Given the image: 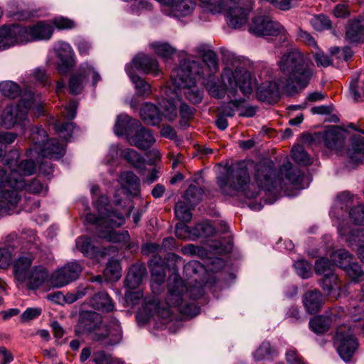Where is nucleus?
Listing matches in <instances>:
<instances>
[{"instance_id": "6e6d98bb", "label": "nucleus", "mask_w": 364, "mask_h": 364, "mask_svg": "<svg viewBox=\"0 0 364 364\" xmlns=\"http://www.w3.org/2000/svg\"><path fill=\"white\" fill-rule=\"evenodd\" d=\"M338 277L335 273L323 277L321 286L326 294H330L336 288Z\"/></svg>"}, {"instance_id": "f8f14e48", "label": "nucleus", "mask_w": 364, "mask_h": 364, "mask_svg": "<svg viewBox=\"0 0 364 364\" xmlns=\"http://www.w3.org/2000/svg\"><path fill=\"white\" fill-rule=\"evenodd\" d=\"M334 344L338 354L344 361H348L358 348V343L350 327L341 326L338 328Z\"/></svg>"}, {"instance_id": "a211bd4d", "label": "nucleus", "mask_w": 364, "mask_h": 364, "mask_svg": "<svg viewBox=\"0 0 364 364\" xmlns=\"http://www.w3.org/2000/svg\"><path fill=\"white\" fill-rule=\"evenodd\" d=\"M223 4L227 6L230 26L239 28L247 23L248 9L242 7L237 0H223Z\"/></svg>"}, {"instance_id": "c756f323", "label": "nucleus", "mask_w": 364, "mask_h": 364, "mask_svg": "<svg viewBox=\"0 0 364 364\" xmlns=\"http://www.w3.org/2000/svg\"><path fill=\"white\" fill-rule=\"evenodd\" d=\"M146 272V268L142 265L134 264L132 266L126 277L127 286L131 289L138 287Z\"/></svg>"}, {"instance_id": "2eb2a0df", "label": "nucleus", "mask_w": 364, "mask_h": 364, "mask_svg": "<svg viewBox=\"0 0 364 364\" xmlns=\"http://www.w3.org/2000/svg\"><path fill=\"white\" fill-rule=\"evenodd\" d=\"M92 75L93 85L101 80V77L94 68L87 63H83L80 65L78 72L71 75L69 79L68 88L73 95L80 94L85 84V79L89 75Z\"/></svg>"}, {"instance_id": "c03bdc74", "label": "nucleus", "mask_w": 364, "mask_h": 364, "mask_svg": "<svg viewBox=\"0 0 364 364\" xmlns=\"http://www.w3.org/2000/svg\"><path fill=\"white\" fill-rule=\"evenodd\" d=\"M151 46L156 54L163 58H169L176 53V48L167 43L155 42Z\"/></svg>"}, {"instance_id": "412c9836", "label": "nucleus", "mask_w": 364, "mask_h": 364, "mask_svg": "<svg viewBox=\"0 0 364 364\" xmlns=\"http://www.w3.org/2000/svg\"><path fill=\"white\" fill-rule=\"evenodd\" d=\"M33 257L31 254L19 257L13 265L14 278L18 283H24L27 281L28 274L32 268Z\"/></svg>"}, {"instance_id": "338daca9", "label": "nucleus", "mask_w": 364, "mask_h": 364, "mask_svg": "<svg viewBox=\"0 0 364 364\" xmlns=\"http://www.w3.org/2000/svg\"><path fill=\"white\" fill-rule=\"evenodd\" d=\"M12 253L9 248H0V268H7L11 262Z\"/></svg>"}, {"instance_id": "bf43d9fd", "label": "nucleus", "mask_w": 364, "mask_h": 364, "mask_svg": "<svg viewBox=\"0 0 364 364\" xmlns=\"http://www.w3.org/2000/svg\"><path fill=\"white\" fill-rule=\"evenodd\" d=\"M311 24L317 31L328 29L331 26L330 19L324 15L314 16L311 20Z\"/></svg>"}, {"instance_id": "72a5a7b5", "label": "nucleus", "mask_w": 364, "mask_h": 364, "mask_svg": "<svg viewBox=\"0 0 364 364\" xmlns=\"http://www.w3.org/2000/svg\"><path fill=\"white\" fill-rule=\"evenodd\" d=\"M121 156L143 173L145 159L134 149L126 148L121 151Z\"/></svg>"}, {"instance_id": "c9c22d12", "label": "nucleus", "mask_w": 364, "mask_h": 364, "mask_svg": "<svg viewBox=\"0 0 364 364\" xmlns=\"http://www.w3.org/2000/svg\"><path fill=\"white\" fill-rule=\"evenodd\" d=\"M91 361L93 364H124L120 358L114 357L112 354L104 350L94 351Z\"/></svg>"}, {"instance_id": "3c124183", "label": "nucleus", "mask_w": 364, "mask_h": 364, "mask_svg": "<svg viewBox=\"0 0 364 364\" xmlns=\"http://www.w3.org/2000/svg\"><path fill=\"white\" fill-rule=\"evenodd\" d=\"M175 214L181 222L188 223L192 218V214L188 205L183 202H178L175 206Z\"/></svg>"}, {"instance_id": "6e6552de", "label": "nucleus", "mask_w": 364, "mask_h": 364, "mask_svg": "<svg viewBox=\"0 0 364 364\" xmlns=\"http://www.w3.org/2000/svg\"><path fill=\"white\" fill-rule=\"evenodd\" d=\"M43 102L41 95L31 91L24 92L16 106H7L0 114V125L7 129L26 119L31 109H36L37 114L42 112Z\"/></svg>"}, {"instance_id": "1a4fd4ad", "label": "nucleus", "mask_w": 364, "mask_h": 364, "mask_svg": "<svg viewBox=\"0 0 364 364\" xmlns=\"http://www.w3.org/2000/svg\"><path fill=\"white\" fill-rule=\"evenodd\" d=\"M53 31L50 23L41 21L28 27L14 25L11 28H4L1 35H9L11 37L9 43L15 46L31 41H48L51 38Z\"/></svg>"}, {"instance_id": "4468645a", "label": "nucleus", "mask_w": 364, "mask_h": 364, "mask_svg": "<svg viewBox=\"0 0 364 364\" xmlns=\"http://www.w3.org/2000/svg\"><path fill=\"white\" fill-rule=\"evenodd\" d=\"M250 31L257 36H279L280 41L287 39V31L278 22L272 21L269 18L257 17L253 20Z\"/></svg>"}, {"instance_id": "0eeeda50", "label": "nucleus", "mask_w": 364, "mask_h": 364, "mask_svg": "<svg viewBox=\"0 0 364 364\" xmlns=\"http://www.w3.org/2000/svg\"><path fill=\"white\" fill-rule=\"evenodd\" d=\"M114 133L118 135H125L131 146L140 149L150 148L156 141L151 132L141 126L140 122L127 114L118 116L114 127Z\"/></svg>"}, {"instance_id": "8fccbe9b", "label": "nucleus", "mask_w": 364, "mask_h": 364, "mask_svg": "<svg viewBox=\"0 0 364 364\" xmlns=\"http://www.w3.org/2000/svg\"><path fill=\"white\" fill-rule=\"evenodd\" d=\"M178 106L180 109V116H181V124L182 126H186L187 124L188 121H189L193 117L196 109L193 107H191L186 105L184 102H182L181 100H178Z\"/></svg>"}, {"instance_id": "e2e57ef3", "label": "nucleus", "mask_w": 364, "mask_h": 364, "mask_svg": "<svg viewBox=\"0 0 364 364\" xmlns=\"http://www.w3.org/2000/svg\"><path fill=\"white\" fill-rule=\"evenodd\" d=\"M294 267L298 275L303 279L309 278L311 273L309 264L304 260H298L294 263Z\"/></svg>"}, {"instance_id": "ea45409f", "label": "nucleus", "mask_w": 364, "mask_h": 364, "mask_svg": "<svg viewBox=\"0 0 364 364\" xmlns=\"http://www.w3.org/2000/svg\"><path fill=\"white\" fill-rule=\"evenodd\" d=\"M316 273L323 277L334 273L335 265L326 258H321L316 261L314 267Z\"/></svg>"}, {"instance_id": "680f3d73", "label": "nucleus", "mask_w": 364, "mask_h": 364, "mask_svg": "<svg viewBox=\"0 0 364 364\" xmlns=\"http://www.w3.org/2000/svg\"><path fill=\"white\" fill-rule=\"evenodd\" d=\"M151 274L153 282L156 284H161L164 282L166 273L162 266L159 264L151 265Z\"/></svg>"}, {"instance_id": "cd10ccee", "label": "nucleus", "mask_w": 364, "mask_h": 364, "mask_svg": "<svg viewBox=\"0 0 364 364\" xmlns=\"http://www.w3.org/2000/svg\"><path fill=\"white\" fill-rule=\"evenodd\" d=\"M325 145L331 149L341 147L344 140L341 132L336 127H332L320 134Z\"/></svg>"}, {"instance_id": "a19ab883", "label": "nucleus", "mask_w": 364, "mask_h": 364, "mask_svg": "<svg viewBox=\"0 0 364 364\" xmlns=\"http://www.w3.org/2000/svg\"><path fill=\"white\" fill-rule=\"evenodd\" d=\"M334 262V265L338 266L341 269H344L353 260V256L345 250H339L334 252L331 255Z\"/></svg>"}, {"instance_id": "774afa93", "label": "nucleus", "mask_w": 364, "mask_h": 364, "mask_svg": "<svg viewBox=\"0 0 364 364\" xmlns=\"http://www.w3.org/2000/svg\"><path fill=\"white\" fill-rule=\"evenodd\" d=\"M237 100H230L229 102L223 105L220 107V114L232 117L235 115L237 110Z\"/></svg>"}, {"instance_id": "603ef678", "label": "nucleus", "mask_w": 364, "mask_h": 364, "mask_svg": "<svg viewBox=\"0 0 364 364\" xmlns=\"http://www.w3.org/2000/svg\"><path fill=\"white\" fill-rule=\"evenodd\" d=\"M257 107L248 105L245 100H237V110L239 116L243 117H252L255 115Z\"/></svg>"}, {"instance_id": "37998d69", "label": "nucleus", "mask_w": 364, "mask_h": 364, "mask_svg": "<svg viewBox=\"0 0 364 364\" xmlns=\"http://www.w3.org/2000/svg\"><path fill=\"white\" fill-rule=\"evenodd\" d=\"M293 159L301 165H309L312 164V159L301 145L294 146L291 149Z\"/></svg>"}, {"instance_id": "69168bd1", "label": "nucleus", "mask_w": 364, "mask_h": 364, "mask_svg": "<svg viewBox=\"0 0 364 364\" xmlns=\"http://www.w3.org/2000/svg\"><path fill=\"white\" fill-rule=\"evenodd\" d=\"M203 7L212 14H217L221 11L222 7L219 0H200Z\"/></svg>"}, {"instance_id": "09e8293b", "label": "nucleus", "mask_w": 364, "mask_h": 364, "mask_svg": "<svg viewBox=\"0 0 364 364\" xmlns=\"http://www.w3.org/2000/svg\"><path fill=\"white\" fill-rule=\"evenodd\" d=\"M202 196L203 190L201 188L191 185L186 190L184 198L190 205H194L201 200Z\"/></svg>"}, {"instance_id": "c85d7f7f", "label": "nucleus", "mask_w": 364, "mask_h": 364, "mask_svg": "<svg viewBox=\"0 0 364 364\" xmlns=\"http://www.w3.org/2000/svg\"><path fill=\"white\" fill-rule=\"evenodd\" d=\"M119 182L123 188L131 195L136 196L139 192V179L132 171H124L119 176Z\"/></svg>"}, {"instance_id": "58836bf2", "label": "nucleus", "mask_w": 364, "mask_h": 364, "mask_svg": "<svg viewBox=\"0 0 364 364\" xmlns=\"http://www.w3.org/2000/svg\"><path fill=\"white\" fill-rule=\"evenodd\" d=\"M104 276L109 282H115L121 277V267L118 261H109L104 270Z\"/></svg>"}, {"instance_id": "13d9d810", "label": "nucleus", "mask_w": 364, "mask_h": 364, "mask_svg": "<svg viewBox=\"0 0 364 364\" xmlns=\"http://www.w3.org/2000/svg\"><path fill=\"white\" fill-rule=\"evenodd\" d=\"M343 269L353 280H360L363 277V271L360 265L357 262L351 261L349 265Z\"/></svg>"}, {"instance_id": "2f4dec72", "label": "nucleus", "mask_w": 364, "mask_h": 364, "mask_svg": "<svg viewBox=\"0 0 364 364\" xmlns=\"http://www.w3.org/2000/svg\"><path fill=\"white\" fill-rule=\"evenodd\" d=\"M48 272L42 266L33 267L28 277V282L33 289L39 287L48 278Z\"/></svg>"}, {"instance_id": "5701e85b", "label": "nucleus", "mask_w": 364, "mask_h": 364, "mask_svg": "<svg viewBox=\"0 0 364 364\" xmlns=\"http://www.w3.org/2000/svg\"><path fill=\"white\" fill-rule=\"evenodd\" d=\"M102 316L95 312H85L80 318L78 327L83 333L94 334L101 326Z\"/></svg>"}, {"instance_id": "7ed1b4c3", "label": "nucleus", "mask_w": 364, "mask_h": 364, "mask_svg": "<svg viewBox=\"0 0 364 364\" xmlns=\"http://www.w3.org/2000/svg\"><path fill=\"white\" fill-rule=\"evenodd\" d=\"M188 289L184 282L177 274H171L168 278V293L166 296L167 307H161L156 300L146 301L136 314L139 323H146L153 316L157 315L161 318H168L171 315V308H177L181 314L195 316L200 312V308L192 302L187 301Z\"/></svg>"}, {"instance_id": "49530a36", "label": "nucleus", "mask_w": 364, "mask_h": 364, "mask_svg": "<svg viewBox=\"0 0 364 364\" xmlns=\"http://www.w3.org/2000/svg\"><path fill=\"white\" fill-rule=\"evenodd\" d=\"M0 91L3 95L9 98H16L20 94L19 86L12 81H4L0 83Z\"/></svg>"}, {"instance_id": "4c0bfd02", "label": "nucleus", "mask_w": 364, "mask_h": 364, "mask_svg": "<svg viewBox=\"0 0 364 364\" xmlns=\"http://www.w3.org/2000/svg\"><path fill=\"white\" fill-rule=\"evenodd\" d=\"M160 112L168 121L174 120L177 117L178 101L173 102L169 100H163L160 102Z\"/></svg>"}, {"instance_id": "4d7b16f0", "label": "nucleus", "mask_w": 364, "mask_h": 364, "mask_svg": "<svg viewBox=\"0 0 364 364\" xmlns=\"http://www.w3.org/2000/svg\"><path fill=\"white\" fill-rule=\"evenodd\" d=\"M36 170V164L32 160H25L21 161L17 169H13L11 171L10 173L12 171H16L17 173L21 176L23 178V176H29L34 173Z\"/></svg>"}, {"instance_id": "a878e982", "label": "nucleus", "mask_w": 364, "mask_h": 364, "mask_svg": "<svg viewBox=\"0 0 364 364\" xmlns=\"http://www.w3.org/2000/svg\"><path fill=\"white\" fill-rule=\"evenodd\" d=\"M279 174L291 184L300 186L303 181V175L297 168H294L291 162L286 159L279 169Z\"/></svg>"}, {"instance_id": "20e7f679", "label": "nucleus", "mask_w": 364, "mask_h": 364, "mask_svg": "<svg viewBox=\"0 0 364 364\" xmlns=\"http://www.w3.org/2000/svg\"><path fill=\"white\" fill-rule=\"evenodd\" d=\"M203 75L204 68L199 61L190 59L181 61L179 66L173 69L171 74L176 95L178 91L192 103L200 102L203 91L196 86V80Z\"/></svg>"}, {"instance_id": "f03ea898", "label": "nucleus", "mask_w": 364, "mask_h": 364, "mask_svg": "<svg viewBox=\"0 0 364 364\" xmlns=\"http://www.w3.org/2000/svg\"><path fill=\"white\" fill-rule=\"evenodd\" d=\"M274 172L272 161L259 163L256 166L255 183L250 180L247 170L245 168L229 170L225 175L218 178V184L223 193L234 196L241 192L248 198H255L261 189L272 191L277 187L282 188V178L272 177Z\"/></svg>"}, {"instance_id": "dca6fc26", "label": "nucleus", "mask_w": 364, "mask_h": 364, "mask_svg": "<svg viewBox=\"0 0 364 364\" xmlns=\"http://www.w3.org/2000/svg\"><path fill=\"white\" fill-rule=\"evenodd\" d=\"M82 270V267L78 262H68L53 273L52 283L56 287H62L76 280Z\"/></svg>"}, {"instance_id": "7c9ffc66", "label": "nucleus", "mask_w": 364, "mask_h": 364, "mask_svg": "<svg viewBox=\"0 0 364 364\" xmlns=\"http://www.w3.org/2000/svg\"><path fill=\"white\" fill-rule=\"evenodd\" d=\"M364 36V18L352 21L346 28V38L350 42H358Z\"/></svg>"}, {"instance_id": "ddd939ff", "label": "nucleus", "mask_w": 364, "mask_h": 364, "mask_svg": "<svg viewBox=\"0 0 364 364\" xmlns=\"http://www.w3.org/2000/svg\"><path fill=\"white\" fill-rule=\"evenodd\" d=\"M91 339L105 348L119 343L122 339L119 323L114 320L108 325H101L98 331L92 335Z\"/></svg>"}, {"instance_id": "39448f33", "label": "nucleus", "mask_w": 364, "mask_h": 364, "mask_svg": "<svg viewBox=\"0 0 364 364\" xmlns=\"http://www.w3.org/2000/svg\"><path fill=\"white\" fill-rule=\"evenodd\" d=\"M223 86L217 85L213 80L206 83V88L210 95L214 97L223 98L226 90L235 97L239 89L241 92L247 96L252 92L254 82L249 70L242 66H237L234 70L225 68L221 74Z\"/></svg>"}, {"instance_id": "b1692460", "label": "nucleus", "mask_w": 364, "mask_h": 364, "mask_svg": "<svg viewBox=\"0 0 364 364\" xmlns=\"http://www.w3.org/2000/svg\"><path fill=\"white\" fill-rule=\"evenodd\" d=\"M303 304L309 314H316L324 304L323 295L318 290L306 291L303 296Z\"/></svg>"}, {"instance_id": "de8ad7c7", "label": "nucleus", "mask_w": 364, "mask_h": 364, "mask_svg": "<svg viewBox=\"0 0 364 364\" xmlns=\"http://www.w3.org/2000/svg\"><path fill=\"white\" fill-rule=\"evenodd\" d=\"M276 354V351L271 348L269 343L264 342L254 353L257 360L272 358Z\"/></svg>"}, {"instance_id": "f3484780", "label": "nucleus", "mask_w": 364, "mask_h": 364, "mask_svg": "<svg viewBox=\"0 0 364 364\" xmlns=\"http://www.w3.org/2000/svg\"><path fill=\"white\" fill-rule=\"evenodd\" d=\"M53 51L60 60L57 65L58 71L62 75H66L75 64L72 47L69 43L60 41L53 45Z\"/></svg>"}, {"instance_id": "393cba45", "label": "nucleus", "mask_w": 364, "mask_h": 364, "mask_svg": "<svg viewBox=\"0 0 364 364\" xmlns=\"http://www.w3.org/2000/svg\"><path fill=\"white\" fill-rule=\"evenodd\" d=\"M348 155L351 162L360 164L364 161V137L354 136L351 138Z\"/></svg>"}, {"instance_id": "f257e3e1", "label": "nucleus", "mask_w": 364, "mask_h": 364, "mask_svg": "<svg viewBox=\"0 0 364 364\" xmlns=\"http://www.w3.org/2000/svg\"><path fill=\"white\" fill-rule=\"evenodd\" d=\"M277 65L284 77L262 84L258 94L263 101L278 97L281 91L288 95L298 92L308 86L314 74L305 63L303 54L297 50L284 53Z\"/></svg>"}, {"instance_id": "473e14b6", "label": "nucleus", "mask_w": 364, "mask_h": 364, "mask_svg": "<svg viewBox=\"0 0 364 364\" xmlns=\"http://www.w3.org/2000/svg\"><path fill=\"white\" fill-rule=\"evenodd\" d=\"M90 305L97 310L105 312L110 311L114 309L111 299L105 292L95 294L90 299Z\"/></svg>"}, {"instance_id": "f704fd0d", "label": "nucleus", "mask_w": 364, "mask_h": 364, "mask_svg": "<svg viewBox=\"0 0 364 364\" xmlns=\"http://www.w3.org/2000/svg\"><path fill=\"white\" fill-rule=\"evenodd\" d=\"M99 236L108 242L114 243H125L129 240L127 231L117 232L112 229L97 230Z\"/></svg>"}, {"instance_id": "4be33fe9", "label": "nucleus", "mask_w": 364, "mask_h": 364, "mask_svg": "<svg viewBox=\"0 0 364 364\" xmlns=\"http://www.w3.org/2000/svg\"><path fill=\"white\" fill-rule=\"evenodd\" d=\"M196 6L194 0H176L168 10H164V13L176 18L186 17L193 13Z\"/></svg>"}, {"instance_id": "e433bc0d", "label": "nucleus", "mask_w": 364, "mask_h": 364, "mask_svg": "<svg viewBox=\"0 0 364 364\" xmlns=\"http://www.w3.org/2000/svg\"><path fill=\"white\" fill-rule=\"evenodd\" d=\"M126 71L135 85L137 95L141 96L149 95L151 92L150 85L140 77L134 75V72L131 70L129 66H126Z\"/></svg>"}, {"instance_id": "0e129e2a", "label": "nucleus", "mask_w": 364, "mask_h": 364, "mask_svg": "<svg viewBox=\"0 0 364 364\" xmlns=\"http://www.w3.org/2000/svg\"><path fill=\"white\" fill-rule=\"evenodd\" d=\"M31 77L33 80L41 84L43 86L50 85V82L48 80V77L45 70L39 68H35L31 73Z\"/></svg>"}, {"instance_id": "052dcab7", "label": "nucleus", "mask_w": 364, "mask_h": 364, "mask_svg": "<svg viewBox=\"0 0 364 364\" xmlns=\"http://www.w3.org/2000/svg\"><path fill=\"white\" fill-rule=\"evenodd\" d=\"M349 216L355 225H364V205H358L351 208L349 211Z\"/></svg>"}, {"instance_id": "a18cd8bd", "label": "nucleus", "mask_w": 364, "mask_h": 364, "mask_svg": "<svg viewBox=\"0 0 364 364\" xmlns=\"http://www.w3.org/2000/svg\"><path fill=\"white\" fill-rule=\"evenodd\" d=\"M76 248L85 256H92L95 254V247L89 237L81 236L75 241Z\"/></svg>"}, {"instance_id": "aec40b11", "label": "nucleus", "mask_w": 364, "mask_h": 364, "mask_svg": "<svg viewBox=\"0 0 364 364\" xmlns=\"http://www.w3.org/2000/svg\"><path fill=\"white\" fill-rule=\"evenodd\" d=\"M127 66H129L132 72L134 68L146 73H151L154 76H157L160 73L158 68V62L155 59L142 53L134 58L131 64Z\"/></svg>"}, {"instance_id": "9b49d317", "label": "nucleus", "mask_w": 364, "mask_h": 364, "mask_svg": "<svg viewBox=\"0 0 364 364\" xmlns=\"http://www.w3.org/2000/svg\"><path fill=\"white\" fill-rule=\"evenodd\" d=\"M31 139L41 149L43 157L58 159L63 155L64 147L56 139H48L46 131L38 127H34L31 130Z\"/></svg>"}, {"instance_id": "864d4df0", "label": "nucleus", "mask_w": 364, "mask_h": 364, "mask_svg": "<svg viewBox=\"0 0 364 364\" xmlns=\"http://www.w3.org/2000/svg\"><path fill=\"white\" fill-rule=\"evenodd\" d=\"M202 57L203 62L209 69V73H208V75H212L218 70L217 57L215 52L210 50L208 53L203 55Z\"/></svg>"}, {"instance_id": "423d86ee", "label": "nucleus", "mask_w": 364, "mask_h": 364, "mask_svg": "<svg viewBox=\"0 0 364 364\" xmlns=\"http://www.w3.org/2000/svg\"><path fill=\"white\" fill-rule=\"evenodd\" d=\"M25 189L32 193H44L47 188L38 180L33 179L26 183L16 171L9 176L4 170H0V210H7L17 205L20 196L17 190Z\"/></svg>"}, {"instance_id": "5fc2aeb1", "label": "nucleus", "mask_w": 364, "mask_h": 364, "mask_svg": "<svg viewBox=\"0 0 364 364\" xmlns=\"http://www.w3.org/2000/svg\"><path fill=\"white\" fill-rule=\"evenodd\" d=\"M75 128V124L73 122H56L55 124V129L56 132L61 134L65 140H68L72 136L73 132Z\"/></svg>"}, {"instance_id": "79ce46f5", "label": "nucleus", "mask_w": 364, "mask_h": 364, "mask_svg": "<svg viewBox=\"0 0 364 364\" xmlns=\"http://www.w3.org/2000/svg\"><path fill=\"white\" fill-rule=\"evenodd\" d=\"M50 23L58 30H72L77 26L76 22L73 19L63 16L52 18Z\"/></svg>"}, {"instance_id": "9d476101", "label": "nucleus", "mask_w": 364, "mask_h": 364, "mask_svg": "<svg viewBox=\"0 0 364 364\" xmlns=\"http://www.w3.org/2000/svg\"><path fill=\"white\" fill-rule=\"evenodd\" d=\"M95 208L98 213V216L87 213L85 221L97 225V230H108L120 227L125 223L124 215L117 211L111 210L106 196H101L95 202Z\"/></svg>"}, {"instance_id": "bb28decb", "label": "nucleus", "mask_w": 364, "mask_h": 364, "mask_svg": "<svg viewBox=\"0 0 364 364\" xmlns=\"http://www.w3.org/2000/svg\"><path fill=\"white\" fill-rule=\"evenodd\" d=\"M141 119L150 125H157L162 120L159 109L151 103H145L140 110Z\"/></svg>"}, {"instance_id": "6ab92c4d", "label": "nucleus", "mask_w": 364, "mask_h": 364, "mask_svg": "<svg viewBox=\"0 0 364 364\" xmlns=\"http://www.w3.org/2000/svg\"><path fill=\"white\" fill-rule=\"evenodd\" d=\"M343 315V311L339 312L334 309L325 315H320L311 319L309 327L316 333H323L328 330L333 322L337 321Z\"/></svg>"}]
</instances>
